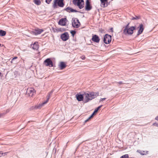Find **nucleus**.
Returning a JSON list of instances; mask_svg holds the SVG:
<instances>
[{
  "label": "nucleus",
  "instance_id": "a19ab883",
  "mask_svg": "<svg viewBox=\"0 0 158 158\" xmlns=\"http://www.w3.org/2000/svg\"><path fill=\"white\" fill-rule=\"evenodd\" d=\"M120 84H122V82H120L119 83Z\"/></svg>",
  "mask_w": 158,
  "mask_h": 158
},
{
  "label": "nucleus",
  "instance_id": "6e6552de",
  "mask_svg": "<svg viewBox=\"0 0 158 158\" xmlns=\"http://www.w3.org/2000/svg\"><path fill=\"white\" fill-rule=\"evenodd\" d=\"M35 91L34 89L31 88H27L26 94L30 96H32L35 93Z\"/></svg>",
  "mask_w": 158,
  "mask_h": 158
},
{
  "label": "nucleus",
  "instance_id": "f03ea898",
  "mask_svg": "<svg viewBox=\"0 0 158 158\" xmlns=\"http://www.w3.org/2000/svg\"><path fill=\"white\" fill-rule=\"evenodd\" d=\"M128 23L125 27V28L123 30V33L125 35H131L133 33V31L135 29L136 27L132 26L129 27Z\"/></svg>",
  "mask_w": 158,
  "mask_h": 158
},
{
  "label": "nucleus",
  "instance_id": "c756f323",
  "mask_svg": "<svg viewBox=\"0 0 158 158\" xmlns=\"http://www.w3.org/2000/svg\"><path fill=\"white\" fill-rule=\"evenodd\" d=\"M106 99V98H101L100 100V102H102L104 100H105Z\"/></svg>",
  "mask_w": 158,
  "mask_h": 158
},
{
  "label": "nucleus",
  "instance_id": "cd10ccee",
  "mask_svg": "<svg viewBox=\"0 0 158 158\" xmlns=\"http://www.w3.org/2000/svg\"><path fill=\"white\" fill-rule=\"evenodd\" d=\"M139 19V18L137 17V16H136V17H133L132 19V20H134V19Z\"/></svg>",
  "mask_w": 158,
  "mask_h": 158
},
{
  "label": "nucleus",
  "instance_id": "72a5a7b5",
  "mask_svg": "<svg viewBox=\"0 0 158 158\" xmlns=\"http://www.w3.org/2000/svg\"><path fill=\"white\" fill-rule=\"evenodd\" d=\"M94 115V114L93 113L92 114V115L90 116H89V117L91 118L93 117V116Z\"/></svg>",
  "mask_w": 158,
  "mask_h": 158
},
{
  "label": "nucleus",
  "instance_id": "412c9836",
  "mask_svg": "<svg viewBox=\"0 0 158 158\" xmlns=\"http://www.w3.org/2000/svg\"><path fill=\"white\" fill-rule=\"evenodd\" d=\"M6 32L2 30H0V36H2L6 35Z\"/></svg>",
  "mask_w": 158,
  "mask_h": 158
},
{
  "label": "nucleus",
  "instance_id": "37998d69",
  "mask_svg": "<svg viewBox=\"0 0 158 158\" xmlns=\"http://www.w3.org/2000/svg\"><path fill=\"white\" fill-rule=\"evenodd\" d=\"M1 73L0 72V76L1 75Z\"/></svg>",
  "mask_w": 158,
  "mask_h": 158
},
{
  "label": "nucleus",
  "instance_id": "f8f14e48",
  "mask_svg": "<svg viewBox=\"0 0 158 158\" xmlns=\"http://www.w3.org/2000/svg\"><path fill=\"white\" fill-rule=\"evenodd\" d=\"M43 31V29L37 28L33 31L32 33L35 35H37L41 34Z\"/></svg>",
  "mask_w": 158,
  "mask_h": 158
},
{
  "label": "nucleus",
  "instance_id": "4468645a",
  "mask_svg": "<svg viewBox=\"0 0 158 158\" xmlns=\"http://www.w3.org/2000/svg\"><path fill=\"white\" fill-rule=\"evenodd\" d=\"M92 40L94 42L98 43L100 41V39L97 35H94L92 36Z\"/></svg>",
  "mask_w": 158,
  "mask_h": 158
},
{
  "label": "nucleus",
  "instance_id": "5701e85b",
  "mask_svg": "<svg viewBox=\"0 0 158 158\" xmlns=\"http://www.w3.org/2000/svg\"><path fill=\"white\" fill-rule=\"evenodd\" d=\"M120 158H129L128 155V154H125L121 156Z\"/></svg>",
  "mask_w": 158,
  "mask_h": 158
},
{
  "label": "nucleus",
  "instance_id": "4c0bfd02",
  "mask_svg": "<svg viewBox=\"0 0 158 158\" xmlns=\"http://www.w3.org/2000/svg\"><path fill=\"white\" fill-rule=\"evenodd\" d=\"M155 119L158 121V116Z\"/></svg>",
  "mask_w": 158,
  "mask_h": 158
},
{
  "label": "nucleus",
  "instance_id": "39448f33",
  "mask_svg": "<svg viewBox=\"0 0 158 158\" xmlns=\"http://www.w3.org/2000/svg\"><path fill=\"white\" fill-rule=\"evenodd\" d=\"M72 21V25L73 27L77 28L80 26V23L77 18L73 19Z\"/></svg>",
  "mask_w": 158,
  "mask_h": 158
},
{
  "label": "nucleus",
  "instance_id": "a878e982",
  "mask_svg": "<svg viewBox=\"0 0 158 158\" xmlns=\"http://www.w3.org/2000/svg\"><path fill=\"white\" fill-rule=\"evenodd\" d=\"M98 110V109H95L94 112L93 113L94 114L95 113H96L97 112Z\"/></svg>",
  "mask_w": 158,
  "mask_h": 158
},
{
  "label": "nucleus",
  "instance_id": "1a4fd4ad",
  "mask_svg": "<svg viewBox=\"0 0 158 158\" xmlns=\"http://www.w3.org/2000/svg\"><path fill=\"white\" fill-rule=\"evenodd\" d=\"M50 98V96H48L47 98V100L43 103L41 104H40L38 105H36L35 106V109H40L44 105L47 103L49 100V98Z\"/></svg>",
  "mask_w": 158,
  "mask_h": 158
},
{
  "label": "nucleus",
  "instance_id": "4be33fe9",
  "mask_svg": "<svg viewBox=\"0 0 158 158\" xmlns=\"http://www.w3.org/2000/svg\"><path fill=\"white\" fill-rule=\"evenodd\" d=\"M34 2L35 4L38 5H40L41 3L40 0H34Z\"/></svg>",
  "mask_w": 158,
  "mask_h": 158
},
{
  "label": "nucleus",
  "instance_id": "f257e3e1",
  "mask_svg": "<svg viewBox=\"0 0 158 158\" xmlns=\"http://www.w3.org/2000/svg\"><path fill=\"white\" fill-rule=\"evenodd\" d=\"M99 95V92H89L85 93L84 94L85 99L86 102H88L93 99L95 98Z\"/></svg>",
  "mask_w": 158,
  "mask_h": 158
},
{
  "label": "nucleus",
  "instance_id": "b1692460",
  "mask_svg": "<svg viewBox=\"0 0 158 158\" xmlns=\"http://www.w3.org/2000/svg\"><path fill=\"white\" fill-rule=\"evenodd\" d=\"M7 152H5L4 153H2L1 152H0V157H1L2 156H4L5 155H6Z\"/></svg>",
  "mask_w": 158,
  "mask_h": 158
},
{
  "label": "nucleus",
  "instance_id": "7c9ffc66",
  "mask_svg": "<svg viewBox=\"0 0 158 158\" xmlns=\"http://www.w3.org/2000/svg\"><path fill=\"white\" fill-rule=\"evenodd\" d=\"M90 119H91V118L89 117L85 121V122H88Z\"/></svg>",
  "mask_w": 158,
  "mask_h": 158
},
{
  "label": "nucleus",
  "instance_id": "c85d7f7f",
  "mask_svg": "<svg viewBox=\"0 0 158 158\" xmlns=\"http://www.w3.org/2000/svg\"><path fill=\"white\" fill-rule=\"evenodd\" d=\"M81 58L82 59L84 60L85 59V57L84 56H82L81 57Z\"/></svg>",
  "mask_w": 158,
  "mask_h": 158
},
{
  "label": "nucleus",
  "instance_id": "9d476101",
  "mask_svg": "<svg viewBox=\"0 0 158 158\" xmlns=\"http://www.w3.org/2000/svg\"><path fill=\"white\" fill-rule=\"evenodd\" d=\"M61 38L64 41L67 40L69 38V35L68 32H66L61 35Z\"/></svg>",
  "mask_w": 158,
  "mask_h": 158
},
{
  "label": "nucleus",
  "instance_id": "2eb2a0df",
  "mask_svg": "<svg viewBox=\"0 0 158 158\" xmlns=\"http://www.w3.org/2000/svg\"><path fill=\"white\" fill-rule=\"evenodd\" d=\"M138 28H139V30L138 32L137 35H139L143 32V30L144 28L143 25L142 24H140Z\"/></svg>",
  "mask_w": 158,
  "mask_h": 158
},
{
  "label": "nucleus",
  "instance_id": "e433bc0d",
  "mask_svg": "<svg viewBox=\"0 0 158 158\" xmlns=\"http://www.w3.org/2000/svg\"><path fill=\"white\" fill-rule=\"evenodd\" d=\"M17 58V57H15L14 58L12 59V60H14V59H15Z\"/></svg>",
  "mask_w": 158,
  "mask_h": 158
},
{
  "label": "nucleus",
  "instance_id": "f3484780",
  "mask_svg": "<svg viewBox=\"0 0 158 158\" xmlns=\"http://www.w3.org/2000/svg\"><path fill=\"white\" fill-rule=\"evenodd\" d=\"M31 46L33 48V49L37 50L39 48V45H38V42H35L33 44L31 45Z\"/></svg>",
  "mask_w": 158,
  "mask_h": 158
},
{
  "label": "nucleus",
  "instance_id": "9b49d317",
  "mask_svg": "<svg viewBox=\"0 0 158 158\" xmlns=\"http://www.w3.org/2000/svg\"><path fill=\"white\" fill-rule=\"evenodd\" d=\"M66 18L61 19L59 21L58 23L62 26H65L66 25Z\"/></svg>",
  "mask_w": 158,
  "mask_h": 158
},
{
  "label": "nucleus",
  "instance_id": "ddd939ff",
  "mask_svg": "<svg viewBox=\"0 0 158 158\" xmlns=\"http://www.w3.org/2000/svg\"><path fill=\"white\" fill-rule=\"evenodd\" d=\"M92 8V7L90 6L89 0H86L85 3V10H89Z\"/></svg>",
  "mask_w": 158,
  "mask_h": 158
},
{
  "label": "nucleus",
  "instance_id": "c9c22d12",
  "mask_svg": "<svg viewBox=\"0 0 158 158\" xmlns=\"http://www.w3.org/2000/svg\"><path fill=\"white\" fill-rule=\"evenodd\" d=\"M94 115V114L93 113L92 114V115L90 116H89V117L91 118L93 117V116Z\"/></svg>",
  "mask_w": 158,
  "mask_h": 158
},
{
  "label": "nucleus",
  "instance_id": "0eeeda50",
  "mask_svg": "<svg viewBox=\"0 0 158 158\" xmlns=\"http://www.w3.org/2000/svg\"><path fill=\"white\" fill-rule=\"evenodd\" d=\"M44 64L47 66L49 67L53 66L52 62L49 58H48L45 60L44 62Z\"/></svg>",
  "mask_w": 158,
  "mask_h": 158
},
{
  "label": "nucleus",
  "instance_id": "ea45409f",
  "mask_svg": "<svg viewBox=\"0 0 158 158\" xmlns=\"http://www.w3.org/2000/svg\"><path fill=\"white\" fill-rule=\"evenodd\" d=\"M13 60H12H12H11V63H13Z\"/></svg>",
  "mask_w": 158,
  "mask_h": 158
},
{
  "label": "nucleus",
  "instance_id": "aec40b11",
  "mask_svg": "<svg viewBox=\"0 0 158 158\" xmlns=\"http://www.w3.org/2000/svg\"><path fill=\"white\" fill-rule=\"evenodd\" d=\"M66 10L68 12H76L77 11L73 9L72 8L68 7L66 9Z\"/></svg>",
  "mask_w": 158,
  "mask_h": 158
},
{
  "label": "nucleus",
  "instance_id": "2f4dec72",
  "mask_svg": "<svg viewBox=\"0 0 158 158\" xmlns=\"http://www.w3.org/2000/svg\"><path fill=\"white\" fill-rule=\"evenodd\" d=\"M153 125L154 126H156L158 127V123H154L153 124Z\"/></svg>",
  "mask_w": 158,
  "mask_h": 158
},
{
  "label": "nucleus",
  "instance_id": "473e14b6",
  "mask_svg": "<svg viewBox=\"0 0 158 158\" xmlns=\"http://www.w3.org/2000/svg\"><path fill=\"white\" fill-rule=\"evenodd\" d=\"M102 106V105H101V106H99L97 109H98V110Z\"/></svg>",
  "mask_w": 158,
  "mask_h": 158
},
{
  "label": "nucleus",
  "instance_id": "423d86ee",
  "mask_svg": "<svg viewBox=\"0 0 158 158\" xmlns=\"http://www.w3.org/2000/svg\"><path fill=\"white\" fill-rule=\"evenodd\" d=\"M111 40V36L110 35L106 34L104 37L103 41L106 44H109Z\"/></svg>",
  "mask_w": 158,
  "mask_h": 158
},
{
  "label": "nucleus",
  "instance_id": "dca6fc26",
  "mask_svg": "<svg viewBox=\"0 0 158 158\" xmlns=\"http://www.w3.org/2000/svg\"><path fill=\"white\" fill-rule=\"evenodd\" d=\"M101 2V6L104 7H106L108 4L106 3L107 0H100Z\"/></svg>",
  "mask_w": 158,
  "mask_h": 158
},
{
  "label": "nucleus",
  "instance_id": "20e7f679",
  "mask_svg": "<svg viewBox=\"0 0 158 158\" xmlns=\"http://www.w3.org/2000/svg\"><path fill=\"white\" fill-rule=\"evenodd\" d=\"M57 5L60 7H63L64 6V4L63 0H54L53 5V7L54 8H57Z\"/></svg>",
  "mask_w": 158,
  "mask_h": 158
},
{
  "label": "nucleus",
  "instance_id": "f704fd0d",
  "mask_svg": "<svg viewBox=\"0 0 158 158\" xmlns=\"http://www.w3.org/2000/svg\"><path fill=\"white\" fill-rule=\"evenodd\" d=\"M94 115V114L93 113L92 114V115L90 116H89V117L91 118L93 117V116Z\"/></svg>",
  "mask_w": 158,
  "mask_h": 158
},
{
  "label": "nucleus",
  "instance_id": "79ce46f5",
  "mask_svg": "<svg viewBox=\"0 0 158 158\" xmlns=\"http://www.w3.org/2000/svg\"><path fill=\"white\" fill-rule=\"evenodd\" d=\"M52 91H51V92L50 93V94H51L52 93Z\"/></svg>",
  "mask_w": 158,
  "mask_h": 158
},
{
  "label": "nucleus",
  "instance_id": "bb28decb",
  "mask_svg": "<svg viewBox=\"0 0 158 158\" xmlns=\"http://www.w3.org/2000/svg\"><path fill=\"white\" fill-rule=\"evenodd\" d=\"M52 0H46V2L48 4H49L50 2Z\"/></svg>",
  "mask_w": 158,
  "mask_h": 158
},
{
  "label": "nucleus",
  "instance_id": "c03bdc74",
  "mask_svg": "<svg viewBox=\"0 0 158 158\" xmlns=\"http://www.w3.org/2000/svg\"><path fill=\"white\" fill-rule=\"evenodd\" d=\"M1 44H0V46H1Z\"/></svg>",
  "mask_w": 158,
  "mask_h": 158
},
{
  "label": "nucleus",
  "instance_id": "7ed1b4c3",
  "mask_svg": "<svg viewBox=\"0 0 158 158\" xmlns=\"http://www.w3.org/2000/svg\"><path fill=\"white\" fill-rule=\"evenodd\" d=\"M73 4L77 6L80 9L83 8L84 5V2L83 0H73Z\"/></svg>",
  "mask_w": 158,
  "mask_h": 158
},
{
  "label": "nucleus",
  "instance_id": "393cba45",
  "mask_svg": "<svg viewBox=\"0 0 158 158\" xmlns=\"http://www.w3.org/2000/svg\"><path fill=\"white\" fill-rule=\"evenodd\" d=\"M71 33L73 35H74L76 33V32L74 31H71Z\"/></svg>",
  "mask_w": 158,
  "mask_h": 158
},
{
  "label": "nucleus",
  "instance_id": "a211bd4d",
  "mask_svg": "<svg viewBox=\"0 0 158 158\" xmlns=\"http://www.w3.org/2000/svg\"><path fill=\"white\" fill-rule=\"evenodd\" d=\"M59 68L61 69H64L66 66V65L65 63L64 62H60L59 64Z\"/></svg>",
  "mask_w": 158,
  "mask_h": 158
},
{
  "label": "nucleus",
  "instance_id": "58836bf2",
  "mask_svg": "<svg viewBox=\"0 0 158 158\" xmlns=\"http://www.w3.org/2000/svg\"><path fill=\"white\" fill-rule=\"evenodd\" d=\"M3 114H0V117H1V116H2V115Z\"/></svg>",
  "mask_w": 158,
  "mask_h": 158
},
{
  "label": "nucleus",
  "instance_id": "6ab92c4d",
  "mask_svg": "<svg viewBox=\"0 0 158 158\" xmlns=\"http://www.w3.org/2000/svg\"><path fill=\"white\" fill-rule=\"evenodd\" d=\"M84 97V95L83 96L81 94L76 95L77 99L79 101H82Z\"/></svg>",
  "mask_w": 158,
  "mask_h": 158
}]
</instances>
